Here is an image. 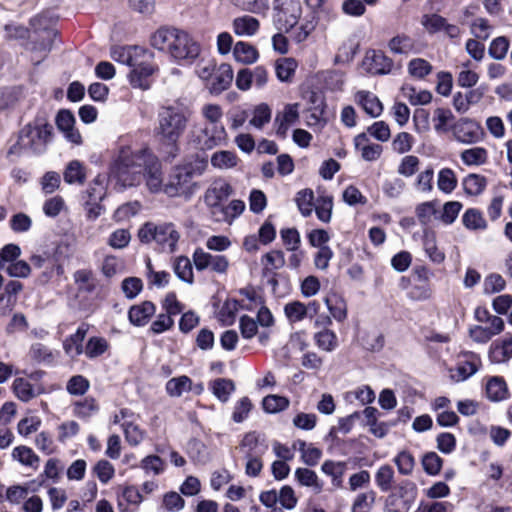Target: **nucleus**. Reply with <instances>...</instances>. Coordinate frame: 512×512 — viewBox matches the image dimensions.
Wrapping results in <instances>:
<instances>
[{"label":"nucleus","instance_id":"obj_1","mask_svg":"<svg viewBox=\"0 0 512 512\" xmlns=\"http://www.w3.org/2000/svg\"><path fill=\"white\" fill-rule=\"evenodd\" d=\"M191 116V108L180 101L162 105L158 109L154 133L159 142L169 148L172 157L179 151L178 142L185 133Z\"/></svg>","mask_w":512,"mask_h":512},{"label":"nucleus","instance_id":"obj_2","mask_svg":"<svg viewBox=\"0 0 512 512\" xmlns=\"http://www.w3.org/2000/svg\"><path fill=\"white\" fill-rule=\"evenodd\" d=\"M149 149L134 151L130 146L121 145L113 153L109 165V177L120 190L139 186L143 182V165Z\"/></svg>","mask_w":512,"mask_h":512},{"label":"nucleus","instance_id":"obj_3","mask_svg":"<svg viewBox=\"0 0 512 512\" xmlns=\"http://www.w3.org/2000/svg\"><path fill=\"white\" fill-rule=\"evenodd\" d=\"M50 110L40 108L33 121L26 124L19 132L18 140L8 155L19 154L20 150L40 155L43 154L53 138V127L49 123Z\"/></svg>","mask_w":512,"mask_h":512},{"label":"nucleus","instance_id":"obj_4","mask_svg":"<svg viewBox=\"0 0 512 512\" xmlns=\"http://www.w3.org/2000/svg\"><path fill=\"white\" fill-rule=\"evenodd\" d=\"M56 21L57 17L50 11H45L31 18L32 35L26 49L35 54L31 58L34 65H39L51 51L57 35Z\"/></svg>","mask_w":512,"mask_h":512},{"label":"nucleus","instance_id":"obj_5","mask_svg":"<svg viewBox=\"0 0 512 512\" xmlns=\"http://www.w3.org/2000/svg\"><path fill=\"white\" fill-rule=\"evenodd\" d=\"M138 238L146 244L155 242L162 252L173 253L176 251L180 233L171 222H146L139 229Z\"/></svg>","mask_w":512,"mask_h":512},{"label":"nucleus","instance_id":"obj_6","mask_svg":"<svg viewBox=\"0 0 512 512\" xmlns=\"http://www.w3.org/2000/svg\"><path fill=\"white\" fill-rule=\"evenodd\" d=\"M301 15L299 0H275L273 3V24L280 32H289L296 27Z\"/></svg>","mask_w":512,"mask_h":512},{"label":"nucleus","instance_id":"obj_7","mask_svg":"<svg viewBox=\"0 0 512 512\" xmlns=\"http://www.w3.org/2000/svg\"><path fill=\"white\" fill-rule=\"evenodd\" d=\"M227 133L224 126L200 125L194 127L190 134L191 144L198 150H212L225 145Z\"/></svg>","mask_w":512,"mask_h":512},{"label":"nucleus","instance_id":"obj_8","mask_svg":"<svg viewBox=\"0 0 512 512\" xmlns=\"http://www.w3.org/2000/svg\"><path fill=\"white\" fill-rule=\"evenodd\" d=\"M195 176V168L189 163L177 166L164 186V193L169 197H176L186 193Z\"/></svg>","mask_w":512,"mask_h":512},{"label":"nucleus","instance_id":"obj_9","mask_svg":"<svg viewBox=\"0 0 512 512\" xmlns=\"http://www.w3.org/2000/svg\"><path fill=\"white\" fill-rule=\"evenodd\" d=\"M200 54L199 44L185 31L179 30L171 57L181 65L191 64Z\"/></svg>","mask_w":512,"mask_h":512},{"label":"nucleus","instance_id":"obj_10","mask_svg":"<svg viewBox=\"0 0 512 512\" xmlns=\"http://www.w3.org/2000/svg\"><path fill=\"white\" fill-rule=\"evenodd\" d=\"M143 180L150 193L164 192L162 165L159 159L149 151L143 165Z\"/></svg>","mask_w":512,"mask_h":512},{"label":"nucleus","instance_id":"obj_11","mask_svg":"<svg viewBox=\"0 0 512 512\" xmlns=\"http://www.w3.org/2000/svg\"><path fill=\"white\" fill-rule=\"evenodd\" d=\"M234 190L232 186L223 179L215 180L205 191L204 202L210 209L211 216L213 217L219 209L223 206L222 202L228 199Z\"/></svg>","mask_w":512,"mask_h":512},{"label":"nucleus","instance_id":"obj_12","mask_svg":"<svg viewBox=\"0 0 512 512\" xmlns=\"http://www.w3.org/2000/svg\"><path fill=\"white\" fill-rule=\"evenodd\" d=\"M363 67L371 75L390 74L394 67V61L382 50L370 49L363 59Z\"/></svg>","mask_w":512,"mask_h":512},{"label":"nucleus","instance_id":"obj_13","mask_svg":"<svg viewBox=\"0 0 512 512\" xmlns=\"http://www.w3.org/2000/svg\"><path fill=\"white\" fill-rule=\"evenodd\" d=\"M454 138L463 144H474L481 140L483 135L481 126L469 118H461L451 126Z\"/></svg>","mask_w":512,"mask_h":512},{"label":"nucleus","instance_id":"obj_14","mask_svg":"<svg viewBox=\"0 0 512 512\" xmlns=\"http://www.w3.org/2000/svg\"><path fill=\"white\" fill-rule=\"evenodd\" d=\"M193 263L197 271H203L211 268L216 273H225L228 269L229 262L224 255H212L205 252L202 248H196L193 255Z\"/></svg>","mask_w":512,"mask_h":512},{"label":"nucleus","instance_id":"obj_15","mask_svg":"<svg viewBox=\"0 0 512 512\" xmlns=\"http://www.w3.org/2000/svg\"><path fill=\"white\" fill-rule=\"evenodd\" d=\"M56 126L61 131L65 139L73 144L82 143V137L77 129H75V117L69 110L62 109L56 115Z\"/></svg>","mask_w":512,"mask_h":512},{"label":"nucleus","instance_id":"obj_16","mask_svg":"<svg viewBox=\"0 0 512 512\" xmlns=\"http://www.w3.org/2000/svg\"><path fill=\"white\" fill-rule=\"evenodd\" d=\"M478 355L468 352L463 355V359L457 364L455 370H451V379L455 382H462L474 375L480 366Z\"/></svg>","mask_w":512,"mask_h":512},{"label":"nucleus","instance_id":"obj_17","mask_svg":"<svg viewBox=\"0 0 512 512\" xmlns=\"http://www.w3.org/2000/svg\"><path fill=\"white\" fill-rule=\"evenodd\" d=\"M150 56L151 53L149 51L139 46H117L111 50V57L114 61L129 67L135 65L137 58Z\"/></svg>","mask_w":512,"mask_h":512},{"label":"nucleus","instance_id":"obj_18","mask_svg":"<svg viewBox=\"0 0 512 512\" xmlns=\"http://www.w3.org/2000/svg\"><path fill=\"white\" fill-rule=\"evenodd\" d=\"M179 29L174 27H161L155 31L150 38L151 46L159 51L167 52L171 55L173 44Z\"/></svg>","mask_w":512,"mask_h":512},{"label":"nucleus","instance_id":"obj_19","mask_svg":"<svg viewBox=\"0 0 512 512\" xmlns=\"http://www.w3.org/2000/svg\"><path fill=\"white\" fill-rule=\"evenodd\" d=\"M233 80V69L231 65L223 63L217 67L209 85L211 94L219 95L227 90Z\"/></svg>","mask_w":512,"mask_h":512},{"label":"nucleus","instance_id":"obj_20","mask_svg":"<svg viewBox=\"0 0 512 512\" xmlns=\"http://www.w3.org/2000/svg\"><path fill=\"white\" fill-rule=\"evenodd\" d=\"M88 330L89 324L82 323L79 325L74 334L70 335L64 340L63 349L69 357L75 358L84 352L85 348H83V341Z\"/></svg>","mask_w":512,"mask_h":512},{"label":"nucleus","instance_id":"obj_21","mask_svg":"<svg viewBox=\"0 0 512 512\" xmlns=\"http://www.w3.org/2000/svg\"><path fill=\"white\" fill-rule=\"evenodd\" d=\"M132 70L130 72V83L133 87H139L142 89L148 88V77H150L154 72V67L150 63H146L144 60H140V58L136 59L135 65H132Z\"/></svg>","mask_w":512,"mask_h":512},{"label":"nucleus","instance_id":"obj_22","mask_svg":"<svg viewBox=\"0 0 512 512\" xmlns=\"http://www.w3.org/2000/svg\"><path fill=\"white\" fill-rule=\"evenodd\" d=\"M156 307L151 301H144L139 305H133L128 311V318L132 325L142 327L149 322L154 315Z\"/></svg>","mask_w":512,"mask_h":512},{"label":"nucleus","instance_id":"obj_23","mask_svg":"<svg viewBox=\"0 0 512 512\" xmlns=\"http://www.w3.org/2000/svg\"><path fill=\"white\" fill-rule=\"evenodd\" d=\"M486 395L493 402L508 399L510 395L504 378L500 376L491 377L486 383Z\"/></svg>","mask_w":512,"mask_h":512},{"label":"nucleus","instance_id":"obj_24","mask_svg":"<svg viewBox=\"0 0 512 512\" xmlns=\"http://www.w3.org/2000/svg\"><path fill=\"white\" fill-rule=\"evenodd\" d=\"M356 101L373 118L380 116L383 111L382 103L378 97L369 91H358Z\"/></svg>","mask_w":512,"mask_h":512},{"label":"nucleus","instance_id":"obj_25","mask_svg":"<svg viewBox=\"0 0 512 512\" xmlns=\"http://www.w3.org/2000/svg\"><path fill=\"white\" fill-rule=\"evenodd\" d=\"M387 47L392 54L409 55L415 50V41L409 35L399 33L388 41Z\"/></svg>","mask_w":512,"mask_h":512},{"label":"nucleus","instance_id":"obj_26","mask_svg":"<svg viewBox=\"0 0 512 512\" xmlns=\"http://www.w3.org/2000/svg\"><path fill=\"white\" fill-rule=\"evenodd\" d=\"M368 137L365 133L354 138L355 148L361 151V156L366 161L377 160L382 153V146L379 144H367Z\"/></svg>","mask_w":512,"mask_h":512},{"label":"nucleus","instance_id":"obj_27","mask_svg":"<svg viewBox=\"0 0 512 512\" xmlns=\"http://www.w3.org/2000/svg\"><path fill=\"white\" fill-rule=\"evenodd\" d=\"M245 210V203L242 200H232L228 205L222 206L219 211L213 216L217 222L231 223L234 219L239 217Z\"/></svg>","mask_w":512,"mask_h":512},{"label":"nucleus","instance_id":"obj_28","mask_svg":"<svg viewBox=\"0 0 512 512\" xmlns=\"http://www.w3.org/2000/svg\"><path fill=\"white\" fill-rule=\"evenodd\" d=\"M423 248L433 263L441 264L445 260L444 252L437 247L435 233L427 229L423 232Z\"/></svg>","mask_w":512,"mask_h":512},{"label":"nucleus","instance_id":"obj_29","mask_svg":"<svg viewBox=\"0 0 512 512\" xmlns=\"http://www.w3.org/2000/svg\"><path fill=\"white\" fill-rule=\"evenodd\" d=\"M260 27L259 21L252 16H242L233 21L234 33L238 36H253Z\"/></svg>","mask_w":512,"mask_h":512},{"label":"nucleus","instance_id":"obj_30","mask_svg":"<svg viewBox=\"0 0 512 512\" xmlns=\"http://www.w3.org/2000/svg\"><path fill=\"white\" fill-rule=\"evenodd\" d=\"M165 390L170 397L179 398L192 390V380L186 375L173 377L166 382Z\"/></svg>","mask_w":512,"mask_h":512},{"label":"nucleus","instance_id":"obj_31","mask_svg":"<svg viewBox=\"0 0 512 512\" xmlns=\"http://www.w3.org/2000/svg\"><path fill=\"white\" fill-rule=\"evenodd\" d=\"M249 111V125L255 129H262L271 120L272 110L266 103H260Z\"/></svg>","mask_w":512,"mask_h":512},{"label":"nucleus","instance_id":"obj_32","mask_svg":"<svg viewBox=\"0 0 512 512\" xmlns=\"http://www.w3.org/2000/svg\"><path fill=\"white\" fill-rule=\"evenodd\" d=\"M493 363H503L512 358V337L505 338L501 343H494L489 351Z\"/></svg>","mask_w":512,"mask_h":512},{"label":"nucleus","instance_id":"obj_33","mask_svg":"<svg viewBox=\"0 0 512 512\" xmlns=\"http://www.w3.org/2000/svg\"><path fill=\"white\" fill-rule=\"evenodd\" d=\"M63 178L67 184L82 185L86 180L85 167L80 161L72 160L67 164Z\"/></svg>","mask_w":512,"mask_h":512},{"label":"nucleus","instance_id":"obj_34","mask_svg":"<svg viewBox=\"0 0 512 512\" xmlns=\"http://www.w3.org/2000/svg\"><path fill=\"white\" fill-rule=\"evenodd\" d=\"M13 391L19 400L28 402L41 394L43 389L34 388L33 385L24 378H16L13 382Z\"/></svg>","mask_w":512,"mask_h":512},{"label":"nucleus","instance_id":"obj_35","mask_svg":"<svg viewBox=\"0 0 512 512\" xmlns=\"http://www.w3.org/2000/svg\"><path fill=\"white\" fill-rule=\"evenodd\" d=\"M233 55L236 61L243 64H252L257 61V49L249 43L239 41L234 45Z\"/></svg>","mask_w":512,"mask_h":512},{"label":"nucleus","instance_id":"obj_36","mask_svg":"<svg viewBox=\"0 0 512 512\" xmlns=\"http://www.w3.org/2000/svg\"><path fill=\"white\" fill-rule=\"evenodd\" d=\"M324 302L330 314L336 321L343 322L347 318V305L341 296L332 294L327 296L324 299Z\"/></svg>","mask_w":512,"mask_h":512},{"label":"nucleus","instance_id":"obj_37","mask_svg":"<svg viewBox=\"0 0 512 512\" xmlns=\"http://www.w3.org/2000/svg\"><path fill=\"white\" fill-rule=\"evenodd\" d=\"M395 472L388 464L381 465L375 473V484L381 492H389L393 488Z\"/></svg>","mask_w":512,"mask_h":512},{"label":"nucleus","instance_id":"obj_38","mask_svg":"<svg viewBox=\"0 0 512 512\" xmlns=\"http://www.w3.org/2000/svg\"><path fill=\"white\" fill-rule=\"evenodd\" d=\"M452 111L448 108H437L434 111L433 123L434 129L438 134L447 133L451 130L454 120Z\"/></svg>","mask_w":512,"mask_h":512},{"label":"nucleus","instance_id":"obj_39","mask_svg":"<svg viewBox=\"0 0 512 512\" xmlns=\"http://www.w3.org/2000/svg\"><path fill=\"white\" fill-rule=\"evenodd\" d=\"M316 346L326 352L334 351L338 346V338L330 329L319 330L313 336Z\"/></svg>","mask_w":512,"mask_h":512},{"label":"nucleus","instance_id":"obj_40","mask_svg":"<svg viewBox=\"0 0 512 512\" xmlns=\"http://www.w3.org/2000/svg\"><path fill=\"white\" fill-rule=\"evenodd\" d=\"M239 309L249 308L241 305L240 302L235 299L225 301L218 314L219 320L225 326L232 325L235 322L236 314Z\"/></svg>","mask_w":512,"mask_h":512},{"label":"nucleus","instance_id":"obj_41","mask_svg":"<svg viewBox=\"0 0 512 512\" xmlns=\"http://www.w3.org/2000/svg\"><path fill=\"white\" fill-rule=\"evenodd\" d=\"M79 292L92 293L96 289V279L88 269H79L73 274Z\"/></svg>","mask_w":512,"mask_h":512},{"label":"nucleus","instance_id":"obj_42","mask_svg":"<svg viewBox=\"0 0 512 512\" xmlns=\"http://www.w3.org/2000/svg\"><path fill=\"white\" fill-rule=\"evenodd\" d=\"M240 449L243 451L244 456L248 454L264 455L267 451V445H261L259 443V436L255 432H250L243 437Z\"/></svg>","mask_w":512,"mask_h":512},{"label":"nucleus","instance_id":"obj_43","mask_svg":"<svg viewBox=\"0 0 512 512\" xmlns=\"http://www.w3.org/2000/svg\"><path fill=\"white\" fill-rule=\"evenodd\" d=\"M462 185L466 194L477 196L485 190L487 180L482 175L471 173L463 179Z\"/></svg>","mask_w":512,"mask_h":512},{"label":"nucleus","instance_id":"obj_44","mask_svg":"<svg viewBox=\"0 0 512 512\" xmlns=\"http://www.w3.org/2000/svg\"><path fill=\"white\" fill-rule=\"evenodd\" d=\"M107 177L98 174L86 190V200L102 201L106 196Z\"/></svg>","mask_w":512,"mask_h":512},{"label":"nucleus","instance_id":"obj_45","mask_svg":"<svg viewBox=\"0 0 512 512\" xmlns=\"http://www.w3.org/2000/svg\"><path fill=\"white\" fill-rule=\"evenodd\" d=\"M290 405V401L285 396L276 394L267 395L262 400V407L266 413L275 414L286 410Z\"/></svg>","mask_w":512,"mask_h":512},{"label":"nucleus","instance_id":"obj_46","mask_svg":"<svg viewBox=\"0 0 512 512\" xmlns=\"http://www.w3.org/2000/svg\"><path fill=\"white\" fill-rule=\"evenodd\" d=\"M295 478L300 485L311 487L317 493L322 490V483L319 481L317 474L308 468H297Z\"/></svg>","mask_w":512,"mask_h":512},{"label":"nucleus","instance_id":"obj_47","mask_svg":"<svg viewBox=\"0 0 512 512\" xmlns=\"http://www.w3.org/2000/svg\"><path fill=\"white\" fill-rule=\"evenodd\" d=\"M12 458L22 465L32 468H37L40 460L31 448L23 445L13 449Z\"/></svg>","mask_w":512,"mask_h":512},{"label":"nucleus","instance_id":"obj_48","mask_svg":"<svg viewBox=\"0 0 512 512\" xmlns=\"http://www.w3.org/2000/svg\"><path fill=\"white\" fill-rule=\"evenodd\" d=\"M109 348L108 341L103 337L94 336L88 339L84 353L87 358L94 359L102 356Z\"/></svg>","mask_w":512,"mask_h":512},{"label":"nucleus","instance_id":"obj_49","mask_svg":"<svg viewBox=\"0 0 512 512\" xmlns=\"http://www.w3.org/2000/svg\"><path fill=\"white\" fill-rule=\"evenodd\" d=\"M211 390L217 399L225 403L229 400L230 395L235 390V385L230 379L218 378L212 382Z\"/></svg>","mask_w":512,"mask_h":512},{"label":"nucleus","instance_id":"obj_50","mask_svg":"<svg viewBox=\"0 0 512 512\" xmlns=\"http://www.w3.org/2000/svg\"><path fill=\"white\" fill-rule=\"evenodd\" d=\"M462 162L467 166H478L486 163L488 158L487 150L483 147H474L464 150L461 155Z\"/></svg>","mask_w":512,"mask_h":512},{"label":"nucleus","instance_id":"obj_51","mask_svg":"<svg viewBox=\"0 0 512 512\" xmlns=\"http://www.w3.org/2000/svg\"><path fill=\"white\" fill-rule=\"evenodd\" d=\"M402 93L412 105H426L432 100V94L428 90L417 91L415 87L410 85H404L402 87Z\"/></svg>","mask_w":512,"mask_h":512},{"label":"nucleus","instance_id":"obj_52","mask_svg":"<svg viewBox=\"0 0 512 512\" xmlns=\"http://www.w3.org/2000/svg\"><path fill=\"white\" fill-rule=\"evenodd\" d=\"M98 410L99 406L92 397H86L81 401L75 402L73 407L74 415L81 419H88L92 415L96 414Z\"/></svg>","mask_w":512,"mask_h":512},{"label":"nucleus","instance_id":"obj_53","mask_svg":"<svg viewBox=\"0 0 512 512\" xmlns=\"http://www.w3.org/2000/svg\"><path fill=\"white\" fill-rule=\"evenodd\" d=\"M174 273L176 276L188 283L192 284L194 281L192 263L188 257L180 256L174 262Z\"/></svg>","mask_w":512,"mask_h":512},{"label":"nucleus","instance_id":"obj_54","mask_svg":"<svg viewBox=\"0 0 512 512\" xmlns=\"http://www.w3.org/2000/svg\"><path fill=\"white\" fill-rule=\"evenodd\" d=\"M510 47V41L506 36L494 38L488 48V54L497 61L504 60Z\"/></svg>","mask_w":512,"mask_h":512},{"label":"nucleus","instance_id":"obj_55","mask_svg":"<svg viewBox=\"0 0 512 512\" xmlns=\"http://www.w3.org/2000/svg\"><path fill=\"white\" fill-rule=\"evenodd\" d=\"M437 186L440 191L450 194L457 186V178L450 168H443L438 173Z\"/></svg>","mask_w":512,"mask_h":512},{"label":"nucleus","instance_id":"obj_56","mask_svg":"<svg viewBox=\"0 0 512 512\" xmlns=\"http://www.w3.org/2000/svg\"><path fill=\"white\" fill-rule=\"evenodd\" d=\"M295 201L302 216L308 217L311 215L314 206V193L312 189L306 188L297 192Z\"/></svg>","mask_w":512,"mask_h":512},{"label":"nucleus","instance_id":"obj_57","mask_svg":"<svg viewBox=\"0 0 512 512\" xmlns=\"http://www.w3.org/2000/svg\"><path fill=\"white\" fill-rule=\"evenodd\" d=\"M284 314L289 323H297L307 317L305 304L300 301H291L284 306Z\"/></svg>","mask_w":512,"mask_h":512},{"label":"nucleus","instance_id":"obj_58","mask_svg":"<svg viewBox=\"0 0 512 512\" xmlns=\"http://www.w3.org/2000/svg\"><path fill=\"white\" fill-rule=\"evenodd\" d=\"M463 225L470 230H483L487 223L482 213L474 208L468 209L462 216Z\"/></svg>","mask_w":512,"mask_h":512},{"label":"nucleus","instance_id":"obj_59","mask_svg":"<svg viewBox=\"0 0 512 512\" xmlns=\"http://www.w3.org/2000/svg\"><path fill=\"white\" fill-rule=\"evenodd\" d=\"M297 64L292 58H283L276 61L275 71L276 76L281 82H288L291 80L295 73Z\"/></svg>","mask_w":512,"mask_h":512},{"label":"nucleus","instance_id":"obj_60","mask_svg":"<svg viewBox=\"0 0 512 512\" xmlns=\"http://www.w3.org/2000/svg\"><path fill=\"white\" fill-rule=\"evenodd\" d=\"M211 164L215 168L229 169L237 164V156L231 151H218L215 152L211 157Z\"/></svg>","mask_w":512,"mask_h":512},{"label":"nucleus","instance_id":"obj_61","mask_svg":"<svg viewBox=\"0 0 512 512\" xmlns=\"http://www.w3.org/2000/svg\"><path fill=\"white\" fill-rule=\"evenodd\" d=\"M201 114L206 120L204 124L210 126H224L221 122L223 110L218 104H205L201 109Z\"/></svg>","mask_w":512,"mask_h":512},{"label":"nucleus","instance_id":"obj_62","mask_svg":"<svg viewBox=\"0 0 512 512\" xmlns=\"http://www.w3.org/2000/svg\"><path fill=\"white\" fill-rule=\"evenodd\" d=\"M394 463L397 466L398 472L407 476L412 474L414 470L415 458L409 451L403 450L395 456Z\"/></svg>","mask_w":512,"mask_h":512},{"label":"nucleus","instance_id":"obj_63","mask_svg":"<svg viewBox=\"0 0 512 512\" xmlns=\"http://www.w3.org/2000/svg\"><path fill=\"white\" fill-rule=\"evenodd\" d=\"M437 212L436 203L434 201L423 202L417 205L415 209L416 216L423 226L429 225Z\"/></svg>","mask_w":512,"mask_h":512},{"label":"nucleus","instance_id":"obj_64","mask_svg":"<svg viewBox=\"0 0 512 512\" xmlns=\"http://www.w3.org/2000/svg\"><path fill=\"white\" fill-rule=\"evenodd\" d=\"M376 499V492L373 490L360 493L354 500L352 512H370Z\"/></svg>","mask_w":512,"mask_h":512}]
</instances>
